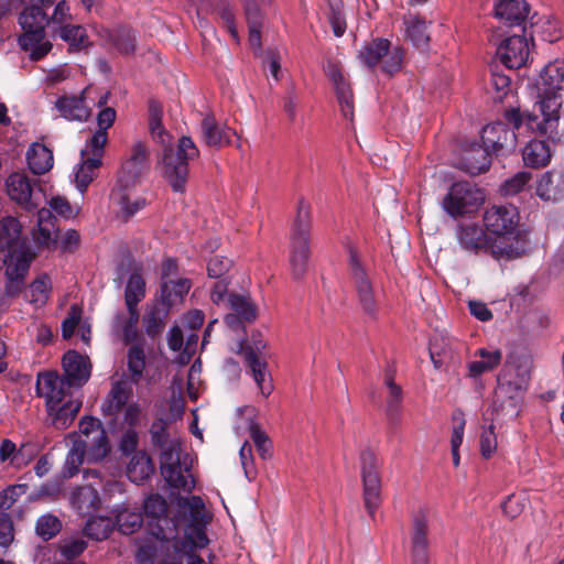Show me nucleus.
Returning <instances> with one entry per match:
<instances>
[{"instance_id":"bf43d9fd","label":"nucleus","mask_w":564,"mask_h":564,"mask_svg":"<svg viewBox=\"0 0 564 564\" xmlns=\"http://www.w3.org/2000/svg\"><path fill=\"white\" fill-rule=\"evenodd\" d=\"M150 433L153 445L159 447L160 451L181 442L178 437L170 435L162 420L155 421L152 424Z\"/></svg>"},{"instance_id":"9b49d317","label":"nucleus","mask_w":564,"mask_h":564,"mask_svg":"<svg viewBox=\"0 0 564 564\" xmlns=\"http://www.w3.org/2000/svg\"><path fill=\"white\" fill-rule=\"evenodd\" d=\"M359 459L364 503L367 512L372 517L381 503V476L379 471L381 463L377 454L369 448L360 453Z\"/></svg>"},{"instance_id":"72a5a7b5","label":"nucleus","mask_w":564,"mask_h":564,"mask_svg":"<svg viewBox=\"0 0 564 564\" xmlns=\"http://www.w3.org/2000/svg\"><path fill=\"white\" fill-rule=\"evenodd\" d=\"M29 169L35 175H42L53 167V152L41 143H33L26 152Z\"/></svg>"},{"instance_id":"5fc2aeb1","label":"nucleus","mask_w":564,"mask_h":564,"mask_svg":"<svg viewBox=\"0 0 564 564\" xmlns=\"http://www.w3.org/2000/svg\"><path fill=\"white\" fill-rule=\"evenodd\" d=\"M85 455L88 457V448L74 443L61 471L64 479H69L79 471V466L83 464Z\"/></svg>"},{"instance_id":"c85d7f7f","label":"nucleus","mask_w":564,"mask_h":564,"mask_svg":"<svg viewBox=\"0 0 564 564\" xmlns=\"http://www.w3.org/2000/svg\"><path fill=\"white\" fill-rule=\"evenodd\" d=\"M19 23L24 30L23 35H45V26L50 24V20L42 7L31 3L20 13Z\"/></svg>"},{"instance_id":"412c9836","label":"nucleus","mask_w":564,"mask_h":564,"mask_svg":"<svg viewBox=\"0 0 564 564\" xmlns=\"http://www.w3.org/2000/svg\"><path fill=\"white\" fill-rule=\"evenodd\" d=\"M64 376L58 378L66 383V390L83 387L90 377V364L87 357L75 350L67 351L63 357Z\"/></svg>"},{"instance_id":"f704fd0d","label":"nucleus","mask_w":564,"mask_h":564,"mask_svg":"<svg viewBox=\"0 0 564 564\" xmlns=\"http://www.w3.org/2000/svg\"><path fill=\"white\" fill-rule=\"evenodd\" d=\"M95 484L82 486L72 495V505L83 514H89L99 508L100 498Z\"/></svg>"},{"instance_id":"58836bf2","label":"nucleus","mask_w":564,"mask_h":564,"mask_svg":"<svg viewBox=\"0 0 564 564\" xmlns=\"http://www.w3.org/2000/svg\"><path fill=\"white\" fill-rule=\"evenodd\" d=\"M153 474L151 458L144 452H137L132 455L128 466L127 476L135 484L143 482Z\"/></svg>"},{"instance_id":"0e129e2a","label":"nucleus","mask_w":564,"mask_h":564,"mask_svg":"<svg viewBox=\"0 0 564 564\" xmlns=\"http://www.w3.org/2000/svg\"><path fill=\"white\" fill-rule=\"evenodd\" d=\"M531 178V173L519 172L503 183L501 191L505 195H516L528 185Z\"/></svg>"},{"instance_id":"a18cd8bd","label":"nucleus","mask_w":564,"mask_h":564,"mask_svg":"<svg viewBox=\"0 0 564 564\" xmlns=\"http://www.w3.org/2000/svg\"><path fill=\"white\" fill-rule=\"evenodd\" d=\"M390 42L386 39H377L367 44L359 53V58L368 67H375L381 63L387 54Z\"/></svg>"},{"instance_id":"7c9ffc66","label":"nucleus","mask_w":564,"mask_h":564,"mask_svg":"<svg viewBox=\"0 0 564 564\" xmlns=\"http://www.w3.org/2000/svg\"><path fill=\"white\" fill-rule=\"evenodd\" d=\"M23 246L26 243L20 221L12 216L3 217L0 220V248L11 250Z\"/></svg>"},{"instance_id":"49530a36","label":"nucleus","mask_w":564,"mask_h":564,"mask_svg":"<svg viewBox=\"0 0 564 564\" xmlns=\"http://www.w3.org/2000/svg\"><path fill=\"white\" fill-rule=\"evenodd\" d=\"M145 296V281L138 272H133L127 282L124 301L128 310L137 308L139 302Z\"/></svg>"},{"instance_id":"ea45409f","label":"nucleus","mask_w":564,"mask_h":564,"mask_svg":"<svg viewBox=\"0 0 564 564\" xmlns=\"http://www.w3.org/2000/svg\"><path fill=\"white\" fill-rule=\"evenodd\" d=\"M202 133L209 147L220 148L230 142L228 130L219 127L214 116H206L203 119Z\"/></svg>"},{"instance_id":"423d86ee","label":"nucleus","mask_w":564,"mask_h":564,"mask_svg":"<svg viewBox=\"0 0 564 564\" xmlns=\"http://www.w3.org/2000/svg\"><path fill=\"white\" fill-rule=\"evenodd\" d=\"M148 154L143 143H135L131 149L129 159L122 164L118 174L117 186L112 191V198L119 205L120 213L124 219L132 217L145 206L144 198H132L129 191L141 182V177L148 171Z\"/></svg>"},{"instance_id":"69168bd1","label":"nucleus","mask_w":564,"mask_h":564,"mask_svg":"<svg viewBox=\"0 0 564 564\" xmlns=\"http://www.w3.org/2000/svg\"><path fill=\"white\" fill-rule=\"evenodd\" d=\"M497 449V436L494 424L484 429L480 434V453L486 459L490 458Z\"/></svg>"},{"instance_id":"de8ad7c7","label":"nucleus","mask_w":564,"mask_h":564,"mask_svg":"<svg viewBox=\"0 0 564 564\" xmlns=\"http://www.w3.org/2000/svg\"><path fill=\"white\" fill-rule=\"evenodd\" d=\"M45 35H22L19 40L20 46L30 52V58L32 61H40L51 50L52 43L50 41H44Z\"/></svg>"},{"instance_id":"f8f14e48","label":"nucleus","mask_w":564,"mask_h":564,"mask_svg":"<svg viewBox=\"0 0 564 564\" xmlns=\"http://www.w3.org/2000/svg\"><path fill=\"white\" fill-rule=\"evenodd\" d=\"M143 509L149 519L152 535L162 541L175 540V524L171 520L173 500L167 503L161 495L153 494L144 500Z\"/></svg>"},{"instance_id":"37998d69","label":"nucleus","mask_w":564,"mask_h":564,"mask_svg":"<svg viewBox=\"0 0 564 564\" xmlns=\"http://www.w3.org/2000/svg\"><path fill=\"white\" fill-rule=\"evenodd\" d=\"M404 24L410 41L419 48H426L430 42L426 22L419 17H409Z\"/></svg>"},{"instance_id":"338daca9","label":"nucleus","mask_w":564,"mask_h":564,"mask_svg":"<svg viewBox=\"0 0 564 564\" xmlns=\"http://www.w3.org/2000/svg\"><path fill=\"white\" fill-rule=\"evenodd\" d=\"M232 261L226 257L215 256L209 259L207 273L209 278L221 279L230 270Z\"/></svg>"},{"instance_id":"603ef678","label":"nucleus","mask_w":564,"mask_h":564,"mask_svg":"<svg viewBox=\"0 0 564 564\" xmlns=\"http://www.w3.org/2000/svg\"><path fill=\"white\" fill-rule=\"evenodd\" d=\"M82 159L83 162L75 174V182L79 191L83 193L96 177L97 170L100 167L101 161H99V159H93L89 156Z\"/></svg>"},{"instance_id":"6e6552de","label":"nucleus","mask_w":564,"mask_h":564,"mask_svg":"<svg viewBox=\"0 0 564 564\" xmlns=\"http://www.w3.org/2000/svg\"><path fill=\"white\" fill-rule=\"evenodd\" d=\"M193 459L182 449L178 442L160 453V469L165 481L175 489L191 492L195 488V480L191 474Z\"/></svg>"},{"instance_id":"3c124183","label":"nucleus","mask_w":564,"mask_h":564,"mask_svg":"<svg viewBox=\"0 0 564 564\" xmlns=\"http://www.w3.org/2000/svg\"><path fill=\"white\" fill-rule=\"evenodd\" d=\"M143 523V516L137 509L124 508L116 516V524L118 530L123 534H132L137 532Z\"/></svg>"},{"instance_id":"e433bc0d","label":"nucleus","mask_w":564,"mask_h":564,"mask_svg":"<svg viewBox=\"0 0 564 564\" xmlns=\"http://www.w3.org/2000/svg\"><path fill=\"white\" fill-rule=\"evenodd\" d=\"M532 361L530 357L521 355L508 356L503 368L498 376L509 375V381L517 382L520 380V376H524V384H529L531 373Z\"/></svg>"},{"instance_id":"2eb2a0df","label":"nucleus","mask_w":564,"mask_h":564,"mask_svg":"<svg viewBox=\"0 0 564 564\" xmlns=\"http://www.w3.org/2000/svg\"><path fill=\"white\" fill-rule=\"evenodd\" d=\"M506 119L508 118L506 117ZM507 121L510 123L509 120ZM511 124L514 126L512 122ZM523 124L527 127V124L523 122L518 129H520ZM514 129L517 128L513 127V129H510L503 122H496L486 126L481 131V140L484 147L496 155H506L513 152L517 147V135Z\"/></svg>"},{"instance_id":"20e7f679","label":"nucleus","mask_w":564,"mask_h":564,"mask_svg":"<svg viewBox=\"0 0 564 564\" xmlns=\"http://www.w3.org/2000/svg\"><path fill=\"white\" fill-rule=\"evenodd\" d=\"M171 520L175 524V538L181 529L184 530V538L175 540L173 544L175 550L188 552L191 545L205 547L208 544L205 532L206 509L199 496L183 497L177 495L173 499Z\"/></svg>"},{"instance_id":"864d4df0","label":"nucleus","mask_w":564,"mask_h":564,"mask_svg":"<svg viewBox=\"0 0 564 564\" xmlns=\"http://www.w3.org/2000/svg\"><path fill=\"white\" fill-rule=\"evenodd\" d=\"M129 398L130 391L124 384L121 382L116 383L110 391V397L106 405L102 408L104 412L109 415H117L127 406Z\"/></svg>"},{"instance_id":"c03bdc74","label":"nucleus","mask_w":564,"mask_h":564,"mask_svg":"<svg viewBox=\"0 0 564 564\" xmlns=\"http://www.w3.org/2000/svg\"><path fill=\"white\" fill-rule=\"evenodd\" d=\"M165 318L166 312L163 308L156 305L149 308L142 318L145 334L152 339L159 337L165 327Z\"/></svg>"},{"instance_id":"c756f323","label":"nucleus","mask_w":564,"mask_h":564,"mask_svg":"<svg viewBox=\"0 0 564 564\" xmlns=\"http://www.w3.org/2000/svg\"><path fill=\"white\" fill-rule=\"evenodd\" d=\"M139 317L138 308H132L128 310V314L117 313L113 318L112 328L116 333L122 334L127 345L144 339L138 332Z\"/></svg>"},{"instance_id":"6e6d98bb","label":"nucleus","mask_w":564,"mask_h":564,"mask_svg":"<svg viewBox=\"0 0 564 564\" xmlns=\"http://www.w3.org/2000/svg\"><path fill=\"white\" fill-rule=\"evenodd\" d=\"M112 527L113 522L109 518H91L87 521L84 528V533L90 539L102 541L110 535Z\"/></svg>"},{"instance_id":"4be33fe9","label":"nucleus","mask_w":564,"mask_h":564,"mask_svg":"<svg viewBox=\"0 0 564 564\" xmlns=\"http://www.w3.org/2000/svg\"><path fill=\"white\" fill-rule=\"evenodd\" d=\"M530 55V47L525 36L513 35L506 39L497 48V56L501 63L510 68L518 69L525 65Z\"/></svg>"},{"instance_id":"a211bd4d","label":"nucleus","mask_w":564,"mask_h":564,"mask_svg":"<svg viewBox=\"0 0 564 564\" xmlns=\"http://www.w3.org/2000/svg\"><path fill=\"white\" fill-rule=\"evenodd\" d=\"M35 182L24 173H12L6 181L9 197L28 212L39 207V194L35 192Z\"/></svg>"},{"instance_id":"39448f33","label":"nucleus","mask_w":564,"mask_h":564,"mask_svg":"<svg viewBox=\"0 0 564 564\" xmlns=\"http://www.w3.org/2000/svg\"><path fill=\"white\" fill-rule=\"evenodd\" d=\"M36 391L45 399L47 423L56 430L67 429L79 412L82 401L66 390V383L54 371L37 376Z\"/></svg>"},{"instance_id":"9d476101","label":"nucleus","mask_w":564,"mask_h":564,"mask_svg":"<svg viewBox=\"0 0 564 564\" xmlns=\"http://www.w3.org/2000/svg\"><path fill=\"white\" fill-rule=\"evenodd\" d=\"M267 343L261 336H253L251 340L240 341L237 354L243 358L245 364L250 369V373L256 381L262 395L268 397L273 390L269 378L268 364L264 357Z\"/></svg>"},{"instance_id":"aec40b11","label":"nucleus","mask_w":564,"mask_h":564,"mask_svg":"<svg viewBox=\"0 0 564 564\" xmlns=\"http://www.w3.org/2000/svg\"><path fill=\"white\" fill-rule=\"evenodd\" d=\"M520 377V380L517 382H511L509 381V375L498 376V386L495 390L494 400L496 411H503L506 409H510L512 413L517 411L518 403L529 386L524 384V376Z\"/></svg>"},{"instance_id":"0eeeda50","label":"nucleus","mask_w":564,"mask_h":564,"mask_svg":"<svg viewBox=\"0 0 564 564\" xmlns=\"http://www.w3.org/2000/svg\"><path fill=\"white\" fill-rule=\"evenodd\" d=\"M311 206L302 197L297 200L296 217L290 242V267L295 280L307 272L310 259Z\"/></svg>"},{"instance_id":"774afa93","label":"nucleus","mask_w":564,"mask_h":564,"mask_svg":"<svg viewBox=\"0 0 564 564\" xmlns=\"http://www.w3.org/2000/svg\"><path fill=\"white\" fill-rule=\"evenodd\" d=\"M50 279L42 276L30 285L31 302L42 305L48 297Z\"/></svg>"},{"instance_id":"e2e57ef3","label":"nucleus","mask_w":564,"mask_h":564,"mask_svg":"<svg viewBox=\"0 0 564 564\" xmlns=\"http://www.w3.org/2000/svg\"><path fill=\"white\" fill-rule=\"evenodd\" d=\"M250 436L256 445V448L262 459H268L271 457L272 444L268 437V435L258 426H250Z\"/></svg>"},{"instance_id":"a19ab883","label":"nucleus","mask_w":564,"mask_h":564,"mask_svg":"<svg viewBox=\"0 0 564 564\" xmlns=\"http://www.w3.org/2000/svg\"><path fill=\"white\" fill-rule=\"evenodd\" d=\"M108 41L121 54H133L135 51L134 33L123 26L107 31Z\"/></svg>"},{"instance_id":"ddd939ff","label":"nucleus","mask_w":564,"mask_h":564,"mask_svg":"<svg viewBox=\"0 0 564 564\" xmlns=\"http://www.w3.org/2000/svg\"><path fill=\"white\" fill-rule=\"evenodd\" d=\"M485 200L484 192L469 182L453 184L443 198V208L453 217L476 212Z\"/></svg>"},{"instance_id":"09e8293b","label":"nucleus","mask_w":564,"mask_h":564,"mask_svg":"<svg viewBox=\"0 0 564 564\" xmlns=\"http://www.w3.org/2000/svg\"><path fill=\"white\" fill-rule=\"evenodd\" d=\"M431 360L436 369H440L446 361L454 359L453 343L444 337H435L430 344Z\"/></svg>"},{"instance_id":"393cba45","label":"nucleus","mask_w":564,"mask_h":564,"mask_svg":"<svg viewBox=\"0 0 564 564\" xmlns=\"http://www.w3.org/2000/svg\"><path fill=\"white\" fill-rule=\"evenodd\" d=\"M87 94L86 88L79 96H62L56 100L55 107L67 120L86 121L91 115V109L85 102Z\"/></svg>"},{"instance_id":"4c0bfd02","label":"nucleus","mask_w":564,"mask_h":564,"mask_svg":"<svg viewBox=\"0 0 564 564\" xmlns=\"http://www.w3.org/2000/svg\"><path fill=\"white\" fill-rule=\"evenodd\" d=\"M552 153L545 141L532 140L522 151V158L527 165L532 167L545 166L551 160Z\"/></svg>"},{"instance_id":"6ab92c4d","label":"nucleus","mask_w":564,"mask_h":564,"mask_svg":"<svg viewBox=\"0 0 564 564\" xmlns=\"http://www.w3.org/2000/svg\"><path fill=\"white\" fill-rule=\"evenodd\" d=\"M456 239L462 250L467 253H490L492 239L489 238L485 229L476 223L458 225L456 229Z\"/></svg>"},{"instance_id":"f03ea898","label":"nucleus","mask_w":564,"mask_h":564,"mask_svg":"<svg viewBox=\"0 0 564 564\" xmlns=\"http://www.w3.org/2000/svg\"><path fill=\"white\" fill-rule=\"evenodd\" d=\"M163 109L159 101L149 102V127L154 140L164 147V177L174 192L183 193L188 176V161L198 156V149L188 137H182L174 152L169 145L171 135L162 126Z\"/></svg>"},{"instance_id":"13d9d810","label":"nucleus","mask_w":564,"mask_h":564,"mask_svg":"<svg viewBox=\"0 0 564 564\" xmlns=\"http://www.w3.org/2000/svg\"><path fill=\"white\" fill-rule=\"evenodd\" d=\"M107 142L108 132L96 130L82 150V158L89 156L101 161Z\"/></svg>"},{"instance_id":"cd10ccee","label":"nucleus","mask_w":564,"mask_h":564,"mask_svg":"<svg viewBox=\"0 0 564 564\" xmlns=\"http://www.w3.org/2000/svg\"><path fill=\"white\" fill-rule=\"evenodd\" d=\"M58 238V230L56 227V218L53 216L52 210L41 208L37 212V229L33 231V239L44 248H52L56 246Z\"/></svg>"},{"instance_id":"8fccbe9b","label":"nucleus","mask_w":564,"mask_h":564,"mask_svg":"<svg viewBox=\"0 0 564 564\" xmlns=\"http://www.w3.org/2000/svg\"><path fill=\"white\" fill-rule=\"evenodd\" d=\"M225 308H229L232 313L240 315L247 323H251L257 318V306L249 296L240 294H231L229 303Z\"/></svg>"},{"instance_id":"1a4fd4ad","label":"nucleus","mask_w":564,"mask_h":564,"mask_svg":"<svg viewBox=\"0 0 564 564\" xmlns=\"http://www.w3.org/2000/svg\"><path fill=\"white\" fill-rule=\"evenodd\" d=\"M348 268L351 282L362 311L373 317L378 310V300L369 273V263L351 246L348 247Z\"/></svg>"},{"instance_id":"b1692460","label":"nucleus","mask_w":564,"mask_h":564,"mask_svg":"<svg viewBox=\"0 0 564 564\" xmlns=\"http://www.w3.org/2000/svg\"><path fill=\"white\" fill-rule=\"evenodd\" d=\"M535 193L545 202L564 199V170L543 173L536 183Z\"/></svg>"},{"instance_id":"a878e982","label":"nucleus","mask_w":564,"mask_h":564,"mask_svg":"<svg viewBox=\"0 0 564 564\" xmlns=\"http://www.w3.org/2000/svg\"><path fill=\"white\" fill-rule=\"evenodd\" d=\"M530 7L525 0H500L495 4V17L508 26H520L525 22Z\"/></svg>"},{"instance_id":"7ed1b4c3","label":"nucleus","mask_w":564,"mask_h":564,"mask_svg":"<svg viewBox=\"0 0 564 564\" xmlns=\"http://www.w3.org/2000/svg\"><path fill=\"white\" fill-rule=\"evenodd\" d=\"M519 214L512 205H494L484 214V225L494 236L490 254L497 259L520 258L527 250L525 236L518 230Z\"/></svg>"},{"instance_id":"f257e3e1","label":"nucleus","mask_w":564,"mask_h":564,"mask_svg":"<svg viewBox=\"0 0 564 564\" xmlns=\"http://www.w3.org/2000/svg\"><path fill=\"white\" fill-rule=\"evenodd\" d=\"M564 59H555L542 69L533 87L538 100L532 111L520 112L512 109L507 112L510 122L519 128L523 122L532 132L546 135L553 142H564Z\"/></svg>"},{"instance_id":"79ce46f5","label":"nucleus","mask_w":564,"mask_h":564,"mask_svg":"<svg viewBox=\"0 0 564 564\" xmlns=\"http://www.w3.org/2000/svg\"><path fill=\"white\" fill-rule=\"evenodd\" d=\"M57 34L72 50L78 51L90 45L87 32L82 25L64 24L59 26Z\"/></svg>"},{"instance_id":"c9c22d12","label":"nucleus","mask_w":564,"mask_h":564,"mask_svg":"<svg viewBox=\"0 0 564 564\" xmlns=\"http://www.w3.org/2000/svg\"><path fill=\"white\" fill-rule=\"evenodd\" d=\"M191 288L192 282L186 278L165 280L161 284V300L166 306L182 303Z\"/></svg>"},{"instance_id":"4d7b16f0","label":"nucleus","mask_w":564,"mask_h":564,"mask_svg":"<svg viewBox=\"0 0 564 564\" xmlns=\"http://www.w3.org/2000/svg\"><path fill=\"white\" fill-rule=\"evenodd\" d=\"M384 383L389 390L387 398V414L391 419H395L400 413L402 389L394 382L393 375L390 372L386 375Z\"/></svg>"},{"instance_id":"bb28decb","label":"nucleus","mask_w":564,"mask_h":564,"mask_svg":"<svg viewBox=\"0 0 564 564\" xmlns=\"http://www.w3.org/2000/svg\"><path fill=\"white\" fill-rule=\"evenodd\" d=\"M490 166V152L479 144H470L462 152L459 167L470 175L486 172Z\"/></svg>"},{"instance_id":"dca6fc26","label":"nucleus","mask_w":564,"mask_h":564,"mask_svg":"<svg viewBox=\"0 0 564 564\" xmlns=\"http://www.w3.org/2000/svg\"><path fill=\"white\" fill-rule=\"evenodd\" d=\"M32 258L33 254L30 252L28 246L8 250L4 263L6 275L9 280L7 285L9 294L14 295L20 291L23 279L29 272Z\"/></svg>"},{"instance_id":"2f4dec72","label":"nucleus","mask_w":564,"mask_h":564,"mask_svg":"<svg viewBox=\"0 0 564 564\" xmlns=\"http://www.w3.org/2000/svg\"><path fill=\"white\" fill-rule=\"evenodd\" d=\"M127 350V368L129 379L132 383L138 384L143 378V372L147 366V358L144 351V339H139L133 344H129Z\"/></svg>"},{"instance_id":"680f3d73","label":"nucleus","mask_w":564,"mask_h":564,"mask_svg":"<svg viewBox=\"0 0 564 564\" xmlns=\"http://www.w3.org/2000/svg\"><path fill=\"white\" fill-rule=\"evenodd\" d=\"M61 530L59 520L51 514H45L39 518L36 522V533L44 540H51Z\"/></svg>"},{"instance_id":"473e14b6","label":"nucleus","mask_w":564,"mask_h":564,"mask_svg":"<svg viewBox=\"0 0 564 564\" xmlns=\"http://www.w3.org/2000/svg\"><path fill=\"white\" fill-rule=\"evenodd\" d=\"M475 357H479V360L470 361L467 365L468 377L478 378L482 373L488 372L497 368L502 359V354L499 349L489 350L486 348H479L475 351Z\"/></svg>"},{"instance_id":"4468645a","label":"nucleus","mask_w":564,"mask_h":564,"mask_svg":"<svg viewBox=\"0 0 564 564\" xmlns=\"http://www.w3.org/2000/svg\"><path fill=\"white\" fill-rule=\"evenodd\" d=\"M88 448V460L99 462L109 453L106 431L98 419L85 416L79 422V436L74 442Z\"/></svg>"},{"instance_id":"5701e85b","label":"nucleus","mask_w":564,"mask_h":564,"mask_svg":"<svg viewBox=\"0 0 564 564\" xmlns=\"http://www.w3.org/2000/svg\"><path fill=\"white\" fill-rule=\"evenodd\" d=\"M325 74L333 83L337 100L344 117L352 120L354 118V96L350 84L345 78L339 65L328 62L325 67Z\"/></svg>"},{"instance_id":"f3484780","label":"nucleus","mask_w":564,"mask_h":564,"mask_svg":"<svg viewBox=\"0 0 564 564\" xmlns=\"http://www.w3.org/2000/svg\"><path fill=\"white\" fill-rule=\"evenodd\" d=\"M429 521L425 513L413 514L410 528L411 564H430L429 557Z\"/></svg>"},{"instance_id":"052dcab7","label":"nucleus","mask_w":564,"mask_h":564,"mask_svg":"<svg viewBox=\"0 0 564 564\" xmlns=\"http://www.w3.org/2000/svg\"><path fill=\"white\" fill-rule=\"evenodd\" d=\"M402 59L403 50L400 46L391 47L389 45L387 54L383 55V58L380 63L381 70L388 75H393L401 69Z\"/></svg>"}]
</instances>
